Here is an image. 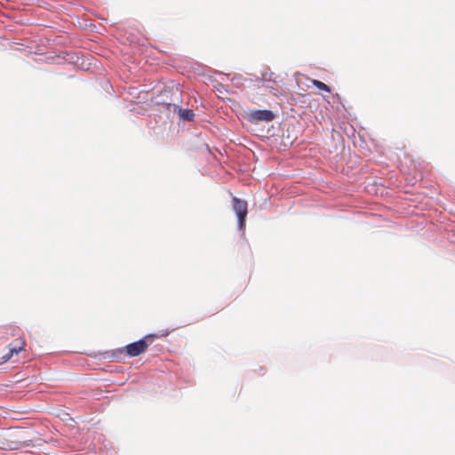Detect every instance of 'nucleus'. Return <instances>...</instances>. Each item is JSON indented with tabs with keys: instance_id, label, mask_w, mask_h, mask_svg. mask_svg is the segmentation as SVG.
Returning <instances> with one entry per match:
<instances>
[{
	"instance_id": "1",
	"label": "nucleus",
	"mask_w": 455,
	"mask_h": 455,
	"mask_svg": "<svg viewBox=\"0 0 455 455\" xmlns=\"http://www.w3.org/2000/svg\"><path fill=\"white\" fill-rule=\"evenodd\" d=\"M247 202L243 199L234 196L232 198V209L237 218V227L239 231H244L245 220L248 213Z\"/></svg>"
},
{
	"instance_id": "2",
	"label": "nucleus",
	"mask_w": 455,
	"mask_h": 455,
	"mask_svg": "<svg viewBox=\"0 0 455 455\" xmlns=\"http://www.w3.org/2000/svg\"><path fill=\"white\" fill-rule=\"evenodd\" d=\"M154 339V335H148L144 339L125 346L124 350L131 357L138 356L147 350L149 343H152Z\"/></svg>"
},
{
	"instance_id": "3",
	"label": "nucleus",
	"mask_w": 455,
	"mask_h": 455,
	"mask_svg": "<svg viewBox=\"0 0 455 455\" xmlns=\"http://www.w3.org/2000/svg\"><path fill=\"white\" fill-rule=\"evenodd\" d=\"M275 114L269 109H253L247 114V119L252 124L259 122H271L275 119Z\"/></svg>"
},
{
	"instance_id": "4",
	"label": "nucleus",
	"mask_w": 455,
	"mask_h": 455,
	"mask_svg": "<svg viewBox=\"0 0 455 455\" xmlns=\"http://www.w3.org/2000/svg\"><path fill=\"white\" fill-rule=\"evenodd\" d=\"M3 438L4 440L0 441V448L4 450L19 449L23 443L17 431H8L4 434Z\"/></svg>"
},
{
	"instance_id": "5",
	"label": "nucleus",
	"mask_w": 455,
	"mask_h": 455,
	"mask_svg": "<svg viewBox=\"0 0 455 455\" xmlns=\"http://www.w3.org/2000/svg\"><path fill=\"white\" fill-rule=\"evenodd\" d=\"M162 105L169 111L178 113L180 119L188 122H191L194 119L195 113L192 109L182 108L177 103L162 102Z\"/></svg>"
},
{
	"instance_id": "6",
	"label": "nucleus",
	"mask_w": 455,
	"mask_h": 455,
	"mask_svg": "<svg viewBox=\"0 0 455 455\" xmlns=\"http://www.w3.org/2000/svg\"><path fill=\"white\" fill-rule=\"evenodd\" d=\"M26 346V341L22 338H19L15 339L13 342L9 345V352L3 356L4 362L8 361L13 355L19 354L20 351L24 349Z\"/></svg>"
},
{
	"instance_id": "7",
	"label": "nucleus",
	"mask_w": 455,
	"mask_h": 455,
	"mask_svg": "<svg viewBox=\"0 0 455 455\" xmlns=\"http://www.w3.org/2000/svg\"><path fill=\"white\" fill-rule=\"evenodd\" d=\"M260 81L262 82H277V76L271 71L269 67H264L260 70Z\"/></svg>"
},
{
	"instance_id": "8",
	"label": "nucleus",
	"mask_w": 455,
	"mask_h": 455,
	"mask_svg": "<svg viewBox=\"0 0 455 455\" xmlns=\"http://www.w3.org/2000/svg\"><path fill=\"white\" fill-rule=\"evenodd\" d=\"M313 84H314V85H315L317 89H319V90H321V91L327 92H331L330 87H329L326 84H324V83H323V82H321V81L314 80Z\"/></svg>"
},
{
	"instance_id": "9",
	"label": "nucleus",
	"mask_w": 455,
	"mask_h": 455,
	"mask_svg": "<svg viewBox=\"0 0 455 455\" xmlns=\"http://www.w3.org/2000/svg\"><path fill=\"white\" fill-rule=\"evenodd\" d=\"M216 89L220 93H223V92H229L227 89H226V86L220 84L216 86Z\"/></svg>"
},
{
	"instance_id": "10",
	"label": "nucleus",
	"mask_w": 455,
	"mask_h": 455,
	"mask_svg": "<svg viewBox=\"0 0 455 455\" xmlns=\"http://www.w3.org/2000/svg\"><path fill=\"white\" fill-rule=\"evenodd\" d=\"M249 81H251V82H261L260 81V76H254V75H250Z\"/></svg>"
},
{
	"instance_id": "11",
	"label": "nucleus",
	"mask_w": 455,
	"mask_h": 455,
	"mask_svg": "<svg viewBox=\"0 0 455 455\" xmlns=\"http://www.w3.org/2000/svg\"><path fill=\"white\" fill-rule=\"evenodd\" d=\"M268 88H269L271 91H275V92H276V91H277L275 88H274V87H272V86H271V87H268Z\"/></svg>"
}]
</instances>
